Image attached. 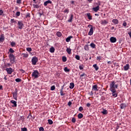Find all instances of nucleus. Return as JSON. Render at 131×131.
Listing matches in <instances>:
<instances>
[{
    "instance_id": "obj_50",
    "label": "nucleus",
    "mask_w": 131,
    "mask_h": 131,
    "mask_svg": "<svg viewBox=\"0 0 131 131\" xmlns=\"http://www.w3.org/2000/svg\"><path fill=\"white\" fill-rule=\"evenodd\" d=\"M101 59H102L101 56H98L97 57V60H98V61H100V60H101Z\"/></svg>"
},
{
    "instance_id": "obj_58",
    "label": "nucleus",
    "mask_w": 131,
    "mask_h": 131,
    "mask_svg": "<svg viewBox=\"0 0 131 131\" xmlns=\"http://www.w3.org/2000/svg\"><path fill=\"white\" fill-rule=\"evenodd\" d=\"M128 34H129V35L131 38V31L128 32Z\"/></svg>"
},
{
    "instance_id": "obj_8",
    "label": "nucleus",
    "mask_w": 131,
    "mask_h": 131,
    "mask_svg": "<svg viewBox=\"0 0 131 131\" xmlns=\"http://www.w3.org/2000/svg\"><path fill=\"white\" fill-rule=\"evenodd\" d=\"M10 103L13 104L12 105V107H17V101L12 100H11Z\"/></svg>"
},
{
    "instance_id": "obj_15",
    "label": "nucleus",
    "mask_w": 131,
    "mask_h": 131,
    "mask_svg": "<svg viewBox=\"0 0 131 131\" xmlns=\"http://www.w3.org/2000/svg\"><path fill=\"white\" fill-rule=\"evenodd\" d=\"M113 23L114 24L117 25L118 23H119V21L117 20V19H114L112 20Z\"/></svg>"
},
{
    "instance_id": "obj_47",
    "label": "nucleus",
    "mask_w": 131,
    "mask_h": 131,
    "mask_svg": "<svg viewBox=\"0 0 131 131\" xmlns=\"http://www.w3.org/2000/svg\"><path fill=\"white\" fill-rule=\"evenodd\" d=\"M126 25H127V24H126V22L123 23V26H124V27H126Z\"/></svg>"
},
{
    "instance_id": "obj_28",
    "label": "nucleus",
    "mask_w": 131,
    "mask_h": 131,
    "mask_svg": "<svg viewBox=\"0 0 131 131\" xmlns=\"http://www.w3.org/2000/svg\"><path fill=\"white\" fill-rule=\"evenodd\" d=\"M67 52L68 54H71V49L67 48Z\"/></svg>"
},
{
    "instance_id": "obj_4",
    "label": "nucleus",
    "mask_w": 131,
    "mask_h": 131,
    "mask_svg": "<svg viewBox=\"0 0 131 131\" xmlns=\"http://www.w3.org/2000/svg\"><path fill=\"white\" fill-rule=\"evenodd\" d=\"M9 59L11 63H14L15 62V56H14L13 54H10L9 55Z\"/></svg>"
},
{
    "instance_id": "obj_9",
    "label": "nucleus",
    "mask_w": 131,
    "mask_h": 131,
    "mask_svg": "<svg viewBox=\"0 0 131 131\" xmlns=\"http://www.w3.org/2000/svg\"><path fill=\"white\" fill-rule=\"evenodd\" d=\"M92 91H94L95 92H98V85H94L92 86Z\"/></svg>"
},
{
    "instance_id": "obj_19",
    "label": "nucleus",
    "mask_w": 131,
    "mask_h": 131,
    "mask_svg": "<svg viewBox=\"0 0 131 131\" xmlns=\"http://www.w3.org/2000/svg\"><path fill=\"white\" fill-rule=\"evenodd\" d=\"M86 16L88 17L89 20H93V18H92V16L90 13H87Z\"/></svg>"
},
{
    "instance_id": "obj_38",
    "label": "nucleus",
    "mask_w": 131,
    "mask_h": 131,
    "mask_svg": "<svg viewBox=\"0 0 131 131\" xmlns=\"http://www.w3.org/2000/svg\"><path fill=\"white\" fill-rule=\"evenodd\" d=\"M72 122H73V123H75V122H76V119H75V118H73L72 119Z\"/></svg>"
},
{
    "instance_id": "obj_53",
    "label": "nucleus",
    "mask_w": 131,
    "mask_h": 131,
    "mask_svg": "<svg viewBox=\"0 0 131 131\" xmlns=\"http://www.w3.org/2000/svg\"><path fill=\"white\" fill-rule=\"evenodd\" d=\"M43 130H44L43 127H40L39 128V131H43Z\"/></svg>"
},
{
    "instance_id": "obj_59",
    "label": "nucleus",
    "mask_w": 131,
    "mask_h": 131,
    "mask_svg": "<svg viewBox=\"0 0 131 131\" xmlns=\"http://www.w3.org/2000/svg\"><path fill=\"white\" fill-rule=\"evenodd\" d=\"M85 75V74L83 73L80 75V77H82V76H84Z\"/></svg>"
},
{
    "instance_id": "obj_10",
    "label": "nucleus",
    "mask_w": 131,
    "mask_h": 131,
    "mask_svg": "<svg viewBox=\"0 0 131 131\" xmlns=\"http://www.w3.org/2000/svg\"><path fill=\"white\" fill-rule=\"evenodd\" d=\"M93 33H94V28L92 27L90 30V31L88 33L89 35H93Z\"/></svg>"
},
{
    "instance_id": "obj_22",
    "label": "nucleus",
    "mask_w": 131,
    "mask_h": 131,
    "mask_svg": "<svg viewBox=\"0 0 131 131\" xmlns=\"http://www.w3.org/2000/svg\"><path fill=\"white\" fill-rule=\"evenodd\" d=\"M56 35L58 37H61V36H62V33L60 32H57L56 33Z\"/></svg>"
},
{
    "instance_id": "obj_23",
    "label": "nucleus",
    "mask_w": 131,
    "mask_h": 131,
    "mask_svg": "<svg viewBox=\"0 0 131 131\" xmlns=\"http://www.w3.org/2000/svg\"><path fill=\"white\" fill-rule=\"evenodd\" d=\"M78 117L79 119H81V118H82L83 117V115H82V114H81V113H80L78 114Z\"/></svg>"
},
{
    "instance_id": "obj_52",
    "label": "nucleus",
    "mask_w": 131,
    "mask_h": 131,
    "mask_svg": "<svg viewBox=\"0 0 131 131\" xmlns=\"http://www.w3.org/2000/svg\"><path fill=\"white\" fill-rule=\"evenodd\" d=\"M3 13H4V11H3V10H0V16H2Z\"/></svg>"
},
{
    "instance_id": "obj_36",
    "label": "nucleus",
    "mask_w": 131,
    "mask_h": 131,
    "mask_svg": "<svg viewBox=\"0 0 131 131\" xmlns=\"http://www.w3.org/2000/svg\"><path fill=\"white\" fill-rule=\"evenodd\" d=\"M33 7L35 9H38V8H39V6H38L37 5H33Z\"/></svg>"
},
{
    "instance_id": "obj_64",
    "label": "nucleus",
    "mask_w": 131,
    "mask_h": 131,
    "mask_svg": "<svg viewBox=\"0 0 131 131\" xmlns=\"http://www.w3.org/2000/svg\"><path fill=\"white\" fill-rule=\"evenodd\" d=\"M107 64H112L111 61H108Z\"/></svg>"
},
{
    "instance_id": "obj_3",
    "label": "nucleus",
    "mask_w": 131,
    "mask_h": 131,
    "mask_svg": "<svg viewBox=\"0 0 131 131\" xmlns=\"http://www.w3.org/2000/svg\"><path fill=\"white\" fill-rule=\"evenodd\" d=\"M38 74H39L38 71L37 70H34L32 73V76L34 77V78H37L38 77Z\"/></svg>"
},
{
    "instance_id": "obj_1",
    "label": "nucleus",
    "mask_w": 131,
    "mask_h": 131,
    "mask_svg": "<svg viewBox=\"0 0 131 131\" xmlns=\"http://www.w3.org/2000/svg\"><path fill=\"white\" fill-rule=\"evenodd\" d=\"M117 88H118V85H115V82L113 81L110 84V91H114L115 90V89H117Z\"/></svg>"
},
{
    "instance_id": "obj_33",
    "label": "nucleus",
    "mask_w": 131,
    "mask_h": 131,
    "mask_svg": "<svg viewBox=\"0 0 131 131\" xmlns=\"http://www.w3.org/2000/svg\"><path fill=\"white\" fill-rule=\"evenodd\" d=\"M5 39L4 36H1L0 37V41H4V40Z\"/></svg>"
},
{
    "instance_id": "obj_54",
    "label": "nucleus",
    "mask_w": 131,
    "mask_h": 131,
    "mask_svg": "<svg viewBox=\"0 0 131 131\" xmlns=\"http://www.w3.org/2000/svg\"><path fill=\"white\" fill-rule=\"evenodd\" d=\"M16 16H19L20 15V12L17 11L16 13Z\"/></svg>"
},
{
    "instance_id": "obj_24",
    "label": "nucleus",
    "mask_w": 131,
    "mask_h": 131,
    "mask_svg": "<svg viewBox=\"0 0 131 131\" xmlns=\"http://www.w3.org/2000/svg\"><path fill=\"white\" fill-rule=\"evenodd\" d=\"M101 113L103 114V115H106V114H108V112H107V110H103L102 112H101Z\"/></svg>"
},
{
    "instance_id": "obj_20",
    "label": "nucleus",
    "mask_w": 131,
    "mask_h": 131,
    "mask_svg": "<svg viewBox=\"0 0 131 131\" xmlns=\"http://www.w3.org/2000/svg\"><path fill=\"white\" fill-rule=\"evenodd\" d=\"M72 20H73V14H71L70 19H69L68 21L69 22H72Z\"/></svg>"
},
{
    "instance_id": "obj_42",
    "label": "nucleus",
    "mask_w": 131,
    "mask_h": 131,
    "mask_svg": "<svg viewBox=\"0 0 131 131\" xmlns=\"http://www.w3.org/2000/svg\"><path fill=\"white\" fill-rule=\"evenodd\" d=\"M79 68L80 70H82L83 69V66H82V65L79 66Z\"/></svg>"
},
{
    "instance_id": "obj_51",
    "label": "nucleus",
    "mask_w": 131,
    "mask_h": 131,
    "mask_svg": "<svg viewBox=\"0 0 131 131\" xmlns=\"http://www.w3.org/2000/svg\"><path fill=\"white\" fill-rule=\"evenodd\" d=\"M30 17V14H29V13H27V15H26V18H29Z\"/></svg>"
},
{
    "instance_id": "obj_16",
    "label": "nucleus",
    "mask_w": 131,
    "mask_h": 131,
    "mask_svg": "<svg viewBox=\"0 0 131 131\" xmlns=\"http://www.w3.org/2000/svg\"><path fill=\"white\" fill-rule=\"evenodd\" d=\"M112 91V93H113V97H117V94L116 93V90H115L114 91Z\"/></svg>"
},
{
    "instance_id": "obj_31",
    "label": "nucleus",
    "mask_w": 131,
    "mask_h": 131,
    "mask_svg": "<svg viewBox=\"0 0 131 131\" xmlns=\"http://www.w3.org/2000/svg\"><path fill=\"white\" fill-rule=\"evenodd\" d=\"M21 80H21V79H20V78H16V79H15V81H16V82H21Z\"/></svg>"
},
{
    "instance_id": "obj_6",
    "label": "nucleus",
    "mask_w": 131,
    "mask_h": 131,
    "mask_svg": "<svg viewBox=\"0 0 131 131\" xmlns=\"http://www.w3.org/2000/svg\"><path fill=\"white\" fill-rule=\"evenodd\" d=\"M18 29H22L23 28V23L22 21H18Z\"/></svg>"
},
{
    "instance_id": "obj_29",
    "label": "nucleus",
    "mask_w": 131,
    "mask_h": 131,
    "mask_svg": "<svg viewBox=\"0 0 131 131\" xmlns=\"http://www.w3.org/2000/svg\"><path fill=\"white\" fill-rule=\"evenodd\" d=\"M62 61L63 62H66V61H67V58L66 57V56L62 57Z\"/></svg>"
},
{
    "instance_id": "obj_55",
    "label": "nucleus",
    "mask_w": 131,
    "mask_h": 131,
    "mask_svg": "<svg viewBox=\"0 0 131 131\" xmlns=\"http://www.w3.org/2000/svg\"><path fill=\"white\" fill-rule=\"evenodd\" d=\"M11 23H15V19H11Z\"/></svg>"
},
{
    "instance_id": "obj_48",
    "label": "nucleus",
    "mask_w": 131,
    "mask_h": 131,
    "mask_svg": "<svg viewBox=\"0 0 131 131\" xmlns=\"http://www.w3.org/2000/svg\"><path fill=\"white\" fill-rule=\"evenodd\" d=\"M21 131H27V128H26L25 127L23 128H21Z\"/></svg>"
},
{
    "instance_id": "obj_14",
    "label": "nucleus",
    "mask_w": 131,
    "mask_h": 131,
    "mask_svg": "<svg viewBox=\"0 0 131 131\" xmlns=\"http://www.w3.org/2000/svg\"><path fill=\"white\" fill-rule=\"evenodd\" d=\"M128 69H129V65L128 64H127L124 67V70H125V71H126L128 70Z\"/></svg>"
},
{
    "instance_id": "obj_61",
    "label": "nucleus",
    "mask_w": 131,
    "mask_h": 131,
    "mask_svg": "<svg viewBox=\"0 0 131 131\" xmlns=\"http://www.w3.org/2000/svg\"><path fill=\"white\" fill-rule=\"evenodd\" d=\"M20 71L22 72V73H24L25 71L23 70H20Z\"/></svg>"
},
{
    "instance_id": "obj_60",
    "label": "nucleus",
    "mask_w": 131,
    "mask_h": 131,
    "mask_svg": "<svg viewBox=\"0 0 131 131\" xmlns=\"http://www.w3.org/2000/svg\"><path fill=\"white\" fill-rule=\"evenodd\" d=\"M88 27L90 28V27H93V26H92L91 25H89Z\"/></svg>"
},
{
    "instance_id": "obj_62",
    "label": "nucleus",
    "mask_w": 131,
    "mask_h": 131,
    "mask_svg": "<svg viewBox=\"0 0 131 131\" xmlns=\"http://www.w3.org/2000/svg\"><path fill=\"white\" fill-rule=\"evenodd\" d=\"M0 90H3V86L2 85H0Z\"/></svg>"
},
{
    "instance_id": "obj_11",
    "label": "nucleus",
    "mask_w": 131,
    "mask_h": 131,
    "mask_svg": "<svg viewBox=\"0 0 131 131\" xmlns=\"http://www.w3.org/2000/svg\"><path fill=\"white\" fill-rule=\"evenodd\" d=\"M49 4H52V1H51L50 0H48L47 1H46L43 5L45 6V7H47V6H48V5H49Z\"/></svg>"
},
{
    "instance_id": "obj_2",
    "label": "nucleus",
    "mask_w": 131,
    "mask_h": 131,
    "mask_svg": "<svg viewBox=\"0 0 131 131\" xmlns=\"http://www.w3.org/2000/svg\"><path fill=\"white\" fill-rule=\"evenodd\" d=\"M12 94L13 98L15 99V101H17V98L18 97V90H17V89H15L14 92Z\"/></svg>"
},
{
    "instance_id": "obj_26",
    "label": "nucleus",
    "mask_w": 131,
    "mask_h": 131,
    "mask_svg": "<svg viewBox=\"0 0 131 131\" xmlns=\"http://www.w3.org/2000/svg\"><path fill=\"white\" fill-rule=\"evenodd\" d=\"M50 53H54L55 52V48L54 47H51L50 49Z\"/></svg>"
},
{
    "instance_id": "obj_63",
    "label": "nucleus",
    "mask_w": 131,
    "mask_h": 131,
    "mask_svg": "<svg viewBox=\"0 0 131 131\" xmlns=\"http://www.w3.org/2000/svg\"><path fill=\"white\" fill-rule=\"evenodd\" d=\"M71 4H72V5L74 4V1H71Z\"/></svg>"
},
{
    "instance_id": "obj_57",
    "label": "nucleus",
    "mask_w": 131,
    "mask_h": 131,
    "mask_svg": "<svg viewBox=\"0 0 131 131\" xmlns=\"http://www.w3.org/2000/svg\"><path fill=\"white\" fill-rule=\"evenodd\" d=\"M86 106L87 107H91V103H87Z\"/></svg>"
},
{
    "instance_id": "obj_27",
    "label": "nucleus",
    "mask_w": 131,
    "mask_h": 131,
    "mask_svg": "<svg viewBox=\"0 0 131 131\" xmlns=\"http://www.w3.org/2000/svg\"><path fill=\"white\" fill-rule=\"evenodd\" d=\"M90 47H91V48H92L93 49H95V48H96V45H95V43H91L90 44Z\"/></svg>"
},
{
    "instance_id": "obj_56",
    "label": "nucleus",
    "mask_w": 131,
    "mask_h": 131,
    "mask_svg": "<svg viewBox=\"0 0 131 131\" xmlns=\"http://www.w3.org/2000/svg\"><path fill=\"white\" fill-rule=\"evenodd\" d=\"M72 104V102L71 101L69 102L68 105H69V106H71Z\"/></svg>"
},
{
    "instance_id": "obj_7",
    "label": "nucleus",
    "mask_w": 131,
    "mask_h": 131,
    "mask_svg": "<svg viewBox=\"0 0 131 131\" xmlns=\"http://www.w3.org/2000/svg\"><path fill=\"white\" fill-rule=\"evenodd\" d=\"M6 71L8 74H12L13 72V69L11 68L6 69Z\"/></svg>"
},
{
    "instance_id": "obj_5",
    "label": "nucleus",
    "mask_w": 131,
    "mask_h": 131,
    "mask_svg": "<svg viewBox=\"0 0 131 131\" xmlns=\"http://www.w3.org/2000/svg\"><path fill=\"white\" fill-rule=\"evenodd\" d=\"M38 61V59L36 57H34L32 59V63L33 65H36V63Z\"/></svg>"
},
{
    "instance_id": "obj_18",
    "label": "nucleus",
    "mask_w": 131,
    "mask_h": 131,
    "mask_svg": "<svg viewBox=\"0 0 131 131\" xmlns=\"http://www.w3.org/2000/svg\"><path fill=\"white\" fill-rule=\"evenodd\" d=\"M101 24L102 25H105L106 24H108V21L106 20H101Z\"/></svg>"
},
{
    "instance_id": "obj_35",
    "label": "nucleus",
    "mask_w": 131,
    "mask_h": 131,
    "mask_svg": "<svg viewBox=\"0 0 131 131\" xmlns=\"http://www.w3.org/2000/svg\"><path fill=\"white\" fill-rule=\"evenodd\" d=\"M55 89H56V87L55 86V85H53L51 87V91H55Z\"/></svg>"
},
{
    "instance_id": "obj_46",
    "label": "nucleus",
    "mask_w": 131,
    "mask_h": 131,
    "mask_svg": "<svg viewBox=\"0 0 131 131\" xmlns=\"http://www.w3.org/2000/svg\"><path fill=\"white\" fill-rule=\"evenodd\" d=\"M82 110H83V107H82V106H80L79 108V111H82Z\"/></svg>"
},
{
    "instance_id": "obj_30",
    "label": "nucleus",
    "mask_w": 131,
    "mask_h": 131,
    "mask_svg": "<svg viewBox=\"0 0 131 131\" xmlns=\"http://www.w3.org/2000/svg\"><path fill=\"white\" fill-rule=\"evenodd\" d=\"M64 70L66 72H69L70 71V70L67 68V67L64 68Z\"/></svg>"
},
{
    "instance_id": "obj_21",
    "label": "nucleus",
    "mask_w": 131,
    "mask_h": 131,
    "mask_svg": "<svg viewBox=\"0 0 131 131\" xmlns=\"http://www.w3.org/2000/svg\"><path fill=\"white\" fill-rule=\"evenodd\" d=\"M93 67L94 68H95V70L96 71H98V70H99V67H98V66L97 65V64H95L93 65Z\"/></svg>"
},
{
    "instance_id": "obj_40",
    "label": "nucleus",
    "mask_w": 131,
    "mask_h": 131,
    "mask_svg": "<svg viewBox=\"0 0 131 131\" xmlns=\"http://www.w3.org/2000/svg\"><path fill=\"white\" fill-rule=\"evenodd\" d=\"M11 46L12 47H15V46H16V43H15V42H12L11 43Z\"/></svg>"
},
{
    "instance_id": "obj_17",
    "label": "nucleus",
    "mask_w": 131,
    "mask_h": 131,
    "mask_svg": "<svg viewBox=\"0 0 131 131\" xmlns=\"http://www.w3.org/2000/svg\"><path fill=\"white\" fill-rule=\"evenodd\" d=\"M72 36H70L69 37H68V38H66V40L67 41V42H69V41H70V40H71V38H72Z\"/></svg>"
},
{
    "instance_id": "obj_12",
    "label": "nucleus",
    "mask_w": 131,
    "mask_h": 131,
    "mask_svg": "<svg viewBox=\"0 0 131 131\" xmlns=\"http://www.w3.org/2000/svg\"><path fill=\"white\" fill-rule=\"evenodd\" d=\"M116 38L114 37H112L110 38L111 42H116Z\"/></svg>"
},
{
    "instance_id": "obj_37",
    "label": "nucleus",
    "mask_w": 131,
    "mask_h": 131,
    "mask_svg": "<svg viewBox=\"0 0 131 131\" xmlns=\"http://www.w3.org/2000/svg\"><path fill=\"white\" fill-rule=\"evenodd\" d=\"M27 51L28 52H31V51H32V49H31V48H27Z\"/></svg>"
},
{
    "instance_id": "obj_41",
    "label": "nucleus",
    "mask_w": 131,
    "mask_h": 131,
    "mask_svg": "<svg viewBox=\"0 0 131 131\" xmlns=\"http://www.w3.org/2000/svg\"><path fill=\"white\" fill-rule=\"evenodd\" d=\"M75 58L77 60H80V57L79 55H76Z\"/></svg>"
},
{
    "instance_id": "obj_25",
    "label": "nucleus",
    "mask_w": 131,
    "mask_h": 131,
    "mask_svg": "<svg viewBox=\"0 0 131 131\" xmlns=\"http://www.w3.org/2000/svg\"><path fill=\"white\" fill-rule=\"evenodd\" d=\"M73 88H74V83H73V82L70 83V89H73Z\"/></svg>"
},
{
    "instance_id": "obj_45",
    "label": "nucleus",
    "mask_w": 131,
    "mask_h": 131,
    "mask_svg": "<svg viewBox=\"0 0 131 131\" xmlns=\"http://www.w3.org/2000/svg\"><path fill=\"white\" fill-rule=\"evenodd\" d=\"M64 13H67V14H68V13H69V10L68 9H66L65 10H64Z\"/></svg>"
},
{
    "instance_id": "obj_13",
    "label": "nucleus",
    "mask_w": 131,
    "mask_h": 131,
    "mask_svg": "<svg viewBox=\"0 0 131 131\" xmlns=\"http://www.w3.org/2000/svg\"><path fill=\"white\" fill-rule=\"evenodd\" d=\"M93 10L94 12H98L99 11V10H100V7H99V6H98L96 7L93 8Z\"/></svg>"
},
{
    "instance_id": "obj_44",
    "label": "nucleus",
    "mask_w": 131,
    "mask_h": 131,
    "mask_svg": "<svg viewBox=\"0 0 131 131\" xmlns=\"http://www.w3.org/2000/svg\"><path fill=\"white\" fill-rule=\"evenodd\" d=\"M23 55L25 58H27V57H28V54H23Z\"/></svg>"
},
{
    "instance_id": "obj_39",
    "label": "nucleus",
    "mask_w": 131,
    "mask_h": 131,
    "mask_svg": "<svg viewBox=\"0 0 131 131\" xmlns=\"http://www.w3.org/2000/svg\"><path fill=\"white\" fill-rule=\"evenodd\" d=\"M60 95L64 96V93H63V88H62L60 90Z\"/></svg>"
},
{
    "instance_id": "obj_43",
    "label": "nucleus",
    "mask_w": 131,
    "mask_h": 131,
    "mask_svg": "<svg viewBox=\"0 0 131 131\" xmlns=\"http://www.w3.org/2000/svg\"><path fill=\"white\" fill-rule=\"evenodd\" d=\"M9 52H10V53H14L15 51H14V50H13V49L10 48L9 49Z\"/></svg>"
},
{
    "instance_id": "obj_49",
    "label": "nucleus",
    "mask_w": 131,
    "mask_h": 131,
    "mask_svg": "<svg viewBox=\"0 0 131 131\" xmlns=\"http://www.w3.org/2000/svg\"><path fill=\"white\" fill-rule=\"evenodd\" d=\"M21 0H16L17 4H21Z\"/></svg>"
},
{
    "instance_id": "obj_32",
    "label": "nucleus",
    "mask_w": 131,
    "mask_h": 131,
    "mask_svg": "<svg viewBox=\"0 0 131 131\" xmlns=\"http://www.w3.org/2000/svg\"><path fill=\"white\" fill-rule=\"evenodd\" d=\"M125 107V104H121L120 105V108L121 109H123Z\"/></svg>"
},
{
    "instance_id": "obj_34",
    "label": "nucleus",
    "mask_w": 131,
    "mask_h": 131,
    "mask_svg": "<svg viewBox=\"0 0 131 131\" xmlns=\"http://www.w3.org/2000/svg\"><path fill=\"white\" fill-rule=\"evenodd\" d=\"M49 124H53V121L51 119L48 120Z\"/></svg>"
}]
</instances>
